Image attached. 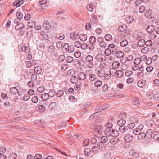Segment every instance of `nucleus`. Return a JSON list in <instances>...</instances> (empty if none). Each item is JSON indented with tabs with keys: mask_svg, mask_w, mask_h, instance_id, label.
<instances>
[{
	"mask_svg": "<svg viewBox=\"0 0 159 159\" xmlns=\"http://www.w3.org/2000/svg\"><path fill=\"white\" fill-rule=\"evenodd\" d=\"M27 85L29 87L32 88L34 86V84L33 81H30L28 82Z\"/></svg>",
	"mask_w": 159,
	"mask_h": 159,
	"instance_id": "64",
	"label": "nucleus"
},
{
	"mask_svg": "<svg viewBox=\"0 0 159 159\" xmlns=\"http://www.w3.org/2000/svg\"><path fill=\"white\" fill-rule=\"evenodd\" d=\"M150 51V49L147 47H145L143 48L141 50V52L143 54H147Z\"/></svg>",
	"mask_w": 159,
	"mask_h": 159,
	"instance_id": "31",
	"label": "nucleus"
},
{
	"mask_svg": "<svg viewBox=\"0 0 159 159\" xmlns=\"http://www.w3.org/2000/svg\"><path fill=\"white\" fill-rule=\"evenodd\" d=\"M68 47V51L70 53H72L74 50V47L73 45H71L69 46L68 43H65L64 44V47Z\"/></svg>",
	"mask_w": 159,
	"mask_h": 159,
	"instance_id": "6",
	"label": "nucleus"
},
{
	"mask_svg": "<svg viewBox=\"0 0 159 159\" xmlns=\"http://www.w3.org/2000/svg\"><path fill=\"white\" fill-rule=\"evenodd\" d=\"M123 55V52L121 51H118L116 54V56L118 58H120L122 57Z\"/></svg>",
	"mask_w": 159,
	"mask_h": 159,
	"instance_id": "28",
	"label": "nucleus"
},
{
	"mask_svg": "<svg viewBox=\"0 0 159 159\" xmlns=\"http://www.w3.org/2000/svg\"><path fill=\"white\" fill-rule=\"evenodd\" d=\"M79 38L81 41L84 42L87 40V36L84 34H82L80 35Z\"/></svg>",
	"mask_w": 159,
	"mask_h": 159,
	"instance_id": "16",
	"label": "nucleus"
},
{
	"mask_svg": "<svg viewBox=\"0 0 159 159\" xmlns=\"http://www.w3.org/2000/svg\"><path fill=\"white\" fill-rule=\"evenodd\" d=\"M130 122L133 123L135 125H136L139 121L138 119L134 117H131L130 118Z\"/></svg>",
	"mask_w": 159,
	"mask_h": 159,
	"instance_id": "18",
	"label": "nucleus"
},
{
	"mask_svg": "<svg viewBox=\"0 0 159 159\" xmlns=\"http://www.w3.org/2000/svg\"><path fill=\"white\" fill-rule=\"evenodd\" d=\"M32 101L33 103H37L38 101V99L37 97L34 96L32 98Z\"/></svg>",
	"mask_w": 159,
	"mask_h": 159,
	"instance_id": "63",
	"label": "nucleus"
},
{
	"mask_svg": "<svg viewBox=\"0 0 159 159\" xmlns=\"http://www.w3.org/2000/svg\"><path fill=\"white\" fill-rule=\"evenodd\" d=\"M17 155L16 153H12L9 157V159H16L17 157Z\"/></svg>",
	"mask_w": 159,
	"mask_h": 159,
	"instance_id": "62",
	"label": "nucleus"
},
{
	"mask_svg": "<svg viewBox=\"0 0 159 159\" xmlns=\"http://www.w3.org/2000/svg\"><path fill=\"white\" fill-rule=\"evenodd\" d=\"M133 137L132 135L128 134L125 135L124 137V141L127 142H129L133 140Z\"/></svg>",
	"mask_w": 159,
	"mask_h": 159,
	"instance_id": "5",
	"label": "nucleus"
},
{
	"mask_svg": "<svg viewBox=\"0 0 159 159\" xmlns=\"http://www.w3.org/2000/svg\"><path fill=\"white\" fill-rule=\"evenodd\" d=\"M75 74V71L72 69H70L68 70L67 72V74L68 75L70 76H72Z\"/></svg>",
	"mask_w": 159,
	"mask_h": 159,
	"instance_id": "48",
	"label": "nucleus"
},
{
	"mask_svg": "<svg viewBox=\"0 0 159 159\" xmlns=\"http://www.w3.org/2000/svg\"><path fill=\"white\" fill-rule=\"evenodd\" d=\"M56 106V102H51L49 105L48 107L50 109H53Z\"/></svg>",
	"mask_w": 159,
	"mask_h": 159,
	"instance_id": "44",
	"label": "nucleus"
},
{
	"mask_svg": "<svg viewBox=\"0 0 159 159\" xmlns=\"http://www.w3.org/2000/svg\"><path fill=\"white\" fill-rule=\"evenodd\" d=\"M65 59V57L64 55H61L58 57V60L59 62H63Z\"/></svg>",
	"mask_w": 159,
	"mask_h": 159,
	"instance_id": "52",
	"label": "nucleus"
},
{
	"mask_svg": "<svg viewBox=\"0 0 159 159\" xmlns=\"http://www.w3.org/2000/svg\"><path fill=\"white\" fill-rule=\"evenodd\" d=\"M146 134L144 132L139 133L138 134V138L139 140H141L145 138L146 139Z\"/></svg>",
	"mask_w": 159,
	"mask_h": 159,
	"instance_id": "15",
	"label": "nucleus"
},
{
	"mask_svg": "<svg viewBox=\"0 0 159 159\" xmlns=\"http://www.w3.org/2000/svg\"><path fill=\"white\" fill-rule=\"evenodd\" d=\"M155 27L153 25L148 26L146 29L148 33L152 32L155 30Z\"/></svg>",
	"mask_w": 159,
	"mask_h": 159,
	"instance_id": "17",
	"label": "nucleus"
},
{
	"mask_svg": "<svg viewBox=\"0 0 159 159\" xmlns=\"http://www.w3.org/2000/svg\"><path fill=\"white\" fill-rule=\"evenodd\" d=\"M133 102L134 105L139 107L140 105L139 101L138 98L134 97L133 98Z\"/></svg>",
	"mask_w": 159,
	"mask_h": 159,
	"instance_id": "20",
	"label": "nucleus"
},
{
	"mask_svg": "<svg viewBox=\"0 0 159 159\" xmlns=\"http://www.w3.org/2000/svg\"><path fill=\"white\" fill-rule=\"evenodd\" d=\"M18 90L17 88L15 87H12L10 89V91L11 93L14 95H15L16 94Z\"/></svg>",
	"mask_w": 159,
	"mask_h": 159,
	"instance_id": "41",
	"label": "nucleus"
},
{
	"mask_svg": "<svg viewBox=\"0 0 159 159\" xmlns=\"http://www.w3.org/2000/svg\"><path fill=\"white\" fill-rule=\"evenodd\" d=\"M128 43L127 41L126 40H123L120 43L121 46L125 47L126 46Z\"/></svg>",
	"mask_w": 159,
	"mask_h": 159,
	"instance_id": "59",
	"label": "nucleus"
},
{
	"mask_svg": "<svg viewBox=\"0 0 159 159\" xmlns=\"http://www.w3.org/2000/svg\"><path fill=\"white\" fill-rule=\"evenodd\" d=\"M66 62L68 63L72 62L74 60L73 57L70 56H67L65 58Z\"/></svg>",
	"mask_w": 159,
	"mask_h": 159,
	"instance_id": "37",
	"label": "nucleus"
},
{
	"mask_svg": "<svg viewBox=\"0 0 159 159\" xmlns=\"http://www.w3.org/2000/svg\"><path fill=\"white\" fill-rule=\"evenodd\" d=\"M102 82L100 80H98L96 81L94 83V85L97 87H100L102 85Z\"/></svg>",
	"mask_w": 159,
	"mask_h": 159,
	"instance_id": "57",
	"label": "nucleus"
},
{
	"mask_svg": "<svg viewBox=\"0 0 159 159\" xmlns=\"http://www.w3.org/2000/svg\"><path fill=\"white\" fill-rule=\"evenodd\" d=\"M146 44L145 40L143 39H140L138 42V46L139 47H143Z\"/></svg>",
	"mask_w": 159,
	"mask_h": 159,
	"instance_id": "13",
	"label": "nucleus"
},
{
	"mask_svg": "<svg viewBox=\"0 0 159 159\" xmlns=\"http://www.w3.org/2000/svg\"><path fill=\"white\" fill-rule=\"evenodd\" d=\"M68 124L65 122H62L60 123L58 125V127L62 129H64L65 128H67L68 126Z\"/></svg>",
	"mask_w": 159,
	"mask_h": 159,
	"instance_id": "7",
	"label": "nucleus"
},
{
	"mask_svg": "<svg viewBox=\"0 0 159 159\" xmlns=\"http://www.w3.org/2000/svg\"><path fill=\"white\" fill-rule=\"evenodd\" d=\"M84 152L85 155L86 156H89L90 155L91 153V151L90 148H86L84 151Z\"/></svg>",
	"mask_w": 159,
	"mask_h": 159,
	"instance_id": "27",
	"label": "nucleus"
},
{
	"mask_svg": "<svg viewBox=\"0 0 159 159\" xmlns=\"http://www.w3.org/2000/svg\"><path fill=\"white\" fill-rule=\"evenodd\" d=\"M105 133L106 136H110L113 137H116L119 135V132L117 130L111 129H106L105 130Z\"/></svg>",
	"mask_w": 159,
	"mask_h": 159,
	"instance_id": "1",
	"label": "nucleus"
},
{
	"mask_svg": "<svg viewBox=\"0 0 159 159\" xmlns=\"http://www.w3.org/2000/svg\"><path fill=\"white\" fill-rule=\"evenodd\" d=\"M153 124V121L152 120L149 119L146 120V124L149 127L152 126Z\"/></svg>",
	"mask_w": 159,
	"mask_h": 159,
	"instance_id": "42",
	"label": "nucleus"
},
{
	"mask_svg": "<svg viewBox=\"0 0 159 159\" xmlns=\"http://www.w3.org/2000/svg\"><path fill=\"white\" fill-rule=\"evenodd\" d=\"M152 130L150 129H148L147 131L146 134V139H150L152 137Z\"/></svg>",
	"mask_w": 159,
	"mask_h": 159,
	"instance_id": "11",
	"label": "nucleus"
},
{
	"mask_svg": "<svg viewBox=\"0 0 159 159\" xmlns=\"http://www.w3.org/2000/svg\"><path fill=\"white\" fill-rule=\"evenodd\" d=\"M106 129H111L113 127V124L110 122H107L105 125Z\"/></svg>",
	"mask_w": 159,
	"mask_h": 159,
	"instance_id": "51",
	"label": "nucleus"
},
{
	"mask_svg": "<svg viewBox=\"0 0 159 159\" xmlns=\"http://www.w3.org/2000/svg\"><path fill=\"white\" fill-rule=\"evenodd\" d=\"M95 59L97 61L100 62H103L105 61L106 57L104 54H98L96 55Z\"/></svg>",
	"mask_w": 159,
	"mask_h": 159,
	"instance_id": "2",
	"label": "nucleus"
},
{
	"mask_svg": "<svg viewBox=\"0 0 159 159\" xmlns=\"http://www.w3.org/2000/svg\"><path fill=\"white\" fill-rule=\"evenodd\" d=\"M152 15V11L150 10H146L145 14V16L147 18L150 17Z\"/></svg>",
	"mask_w": 159,
	"mask_h": 159,
	"instance_id": "33",
	"label": "nucleus"
},
{
	"mask_svg": "<svg viewBox=\"0 0 159 159\" xmlns=\"http://www.w3.org/2000/svg\"><path fill=\"white\" fill-rule=\"evenodd\" d=\"M106 66V64L105 63H102L100 64L99 68L100 70H104V69L105 68Z\"/></svg>",
	"mask_w": 159,
	"mask_h": 159,
	"instance_id": "61",
	"label": "nucleus"
},
{
	"mask_svg": "<svg viewBox=\"0 0 159 159\" xmlns=\"http://www.w3.org/2000/svg\"><path fill=\"white\" fill-rule=\"evenodd\" d=\"M36 109L40 112H43L46 110L45 107L43 105H37L36 107Z\"/></svg>",
	"mask_w": 159,
	"mask_h": 159,
	"instance_id": "8",
	"label": "nucleus"
},
{
	"mask_svg": "<svg viewBox=\"0 0 159 159\" xmlns=\"http://www.w3.org/2000/svg\"><path fill=\"white\" fill-rule=\"evenodd\" d=\"M96 41V38L93 36H91L89 39V42L91 45H93Z\"/></svg>",
	"mask_w": 159,
	"mask_h": 159,
	"instance_id": "40",
	"label": "nucleus"
},
{
	"mask_svg": "<svg viewBox=\"0 0 159 159\" xmlns=\"http://www.w3.org/2000/svg\"><path fill=\"white\" fill-rule=\"evenodd\" d=\"M97 74L98 77H102L104 76L105 74L104 70L100 69L98 71Z\"/></svg>",
	"mask_w": 159,
	"mask_h": 159,
	"instance_id": "22",
	"label": "nucleus"
},
{
	"mask_svg": "<svg viewBox=\"0 0 159 159\" xmlns=\"http://www.w3.org/2000/svg\"><path fill=\"white\" fill-rule=\"evenodd\" d=\"M41 98L43 100H46L48 99L49 97L48 94L47 93H45L43 94L42 95Z\"/></svg>",
	"mask_w": 159,
	"mask_h": 159,
	"instance_id": "46",
	"label": "nucleus"
},
{
	"mask_svg": "<svg viewBox=\"0 0 159 159\" xmlns=\"http://www.w3.org/2000/svg\"><path fill=\"white\" fill-rule=\"evenodd\" d=\"M126 123V121L125 120L121 119L119 120L117 122V124L120 126H123Z\"/></svg>",
	"mask_w": 159,
	"mask_h": 159,
	"instance_id": "34",
	"label": "nucleus"
},
{
	"mask_svg": "<svg viewBox=\"0 0 159 159\" xmlns=\"http://www.w3.org/2000/svg\"><path fill=\"white\" fill-rule=\"evenodd\" d=\"M118 141V139L117 138L113 137L111 139L110 141V143L113 145H115Z\"/></svg>",
	"mask_w": 159,
	"mask_h": 159,
	"instance_id": "25",
	"label": "nucleus"
},
{
	"mask_svg": "<svg viewBox=\"0 0 159 159\" xmlns=\"http://www.w3.org/2000/svg\"><path fill=\"white\" fill-rule=\"evenodd\" d=\"M145 83L146 82L145 80H140L138 81L137 84L139 87L142 88L144 86Z\"/></svg>",
	"mask_w": 159,
	"mask_h": 159,
	"instance_id": "24",
	"label": "nucleus"
},
{
	"mask_svg": "<svg viewBox=\"0 0 159 159\" xmlns=\"http://www.w3.org/2000/svg\"><path fill=\"white\" fill-rule=\"evenodd\" d=\"M64 94L63 91L61 90H58L57 93V95L58 97H61Z\"/></svg>",
	"mask_w": 159,
	"mask_h": 159,
	"instance_id": "58",
	"label": "nucleus"
},
{
	"mask_svg": "<svg viewBox=\"0 0 159 159\" xmlns=\"http://www.w3.org/2000/svg\"><path fill=\"white\" fill-rule=\"evenodd\" d=\"M80 80H84L86 78V75L84 73L80 72L78 74Z\"/></svg>",
	"mask_w": 159,
	"mask_h": 159,
	"instance_id": "23",
	"label": "nucleus"
},
{
	"mask_svg": "<svg viewBox=\"0 0 159 159\" xmlns=\"http://www.w3.org/2000/svg\"><path fill=\"white\" fill-rule=\"evenodd\" d=\"M119 130L122 133H128L129 131L128 127L125 126H120Z\"/></svg>",
	"mask_w": 159,
	"mask_h": 159,
	"instance_id": "9",
	"label": "nucleus"
},
{
	"mask_svg": "<svg viewBox=\"0 0 159 159\" xmlns=\"http://www.w3.org/2000/svg\"><path fill=\"white\" fill-rule=\"evenodd\" d=\"M70 80L71 82L74 84L76 83L78 81V78L76 76H73L71 78Z\"/></svg>",
	"mask_w": 159,
	"mask_h": 159,
	"instance_id": "39",
	"label": "nucleus"
},
{
	"mask_svg": "<svg viewBox=\"0 0 159 159\" xmlns=\"http://www.w3.org/2000/svg\"><path fill=\"white\" fill-rule=\"evenodd\" d=\"M85 59L86 61L89 62H91L93 61V58L92 56L88 55L86 57Z\"/></svg>",
	"mask_w": 159,
	"mask_h": 159,
	"instance_id": "30",
	"label": "nucleus"
},
{
	"mask_svg": "<svg viewBox=\"0 0 159 159\" xmlns=\"http://www.w3.org/2000/svg\"><path fill=\"white\" fill-rule=\"evenodd\" d=\"M134 18L133 16H130L126 18V21L127 23H130L133 21Z\"/></svg>",
	"mask_w": 159,
	"mask_h": 159,
	"instance_id": "49",
	"label": "nucleus"
},
{
	"mask_svg": "<svg viewBox=\"0 0 159 159\" xmlns=\"http://www.w3.org/2000/svg\"><path fill=\"white\" fill-rule=\"evenodd\" d=\"M120 66V63L118 61H115L113 62L112 65V68L117 69Z\"/></svg>",
	"mask_w": 159,
	"mask_h": 159,
	"instance_id": "38",
	"label": "nucleus"
},
{
	"mask_svg": "<svg viewBox=\"0 0 159 159\" xmlns=\"http://www.w3.org/2000/svg\"><path fill=\"white\" fill-rule=\"evenodd\" d=\"M105 54L106 56H108L111 54H112V53L111 50H110V48H108L105 49Z\"/></svg>",
	"mask_w": 159,
	"mask_h": 159,
	"instance_id": "56",
	"label": "nucleus"
},
{
	"mask_svg": "<svg viewBox=\"0 0 159 159\" xmlns=\"http://www.w3.org/2000/svg\"><path fill=\"white\" fill-rule=\"evenodd\" d=\"M55 50V48L53 45H50L48 48V51L50 53H53Z\"/></svg>",
	"mask_w": 159,
	"mask_h": 159,
	"instance_id": "10",
	"label": "nucleus"
},
{
	"mask_svg": "<svg viewBox=\"0 0 159 159\" xmlns=\"http://www.w3.org/2000/svg\"><path fill=\"white\" fill-rule=\"evenodd\" d=\"M87 10L90 12H92L93 10V6L91 4H88L86 6Z\"/></svg>",
	"mask_w": 159,
	"mask_h": 159,
	"instance_id": "50",
	"label": "nucleus"
},
{
	"mask_svg": "<svg viewBox=\"0 0 159 159\" xmlns=\"http://www.w3.org/2000/svg\"><path fill=\"white\" fill-rule=\"evenodd\" d=\"M16 15L19 20H20L22 18L23 16V13L20 11L17 12L16 13Z\"/></svg>",
	"mask_w": 159,
	"mask_h": 159,
	"instance_id": "47",
	"label": "nucleus"
},
{
	"mask_svg": "<svg viewBox=\"0 0 159 159\" xmlns=\"http://www.w3.org/2000/svg\"><path fill=\"white\" fill-rule=\"evenodd\" d=\"M117 72V70H116V69L113 68L111 69L110 71V74L112 75H115Z\"/></svg>",
	"mask_w": 159,
	"mask_h": 159,
	"instance_id": "45",
	"label": "nucleus"
},
{
	"mask_svg": "<svg viewBox=\"0 0 159 159\" xmlns=\"http://www.w3.org/2000/svg\"><path fill=\"white\" fill-rule=\"evenodd\" d=\"M107 136H106L102 137L101 139V141L103 143H105L107 142L108 140V138Z\"/></svg>",
	"mask_w": 159,
	"mask_h": 159,
	"instance_id": "54",
	"label": "nucleus"
},
{
	"mask_svg": "<svg viewBox=\"0 0 159 159\" xmlns=\"http://www.w3.org/2000/svg\"><path fill=\"white\" fill-rule=\"evenodd\" d=\"M124 73L121 70L117 71L116 76H117L119 78H121L123 76Z\"/></svg>",
	"mask_w": 159,
	"mask_h": 159,
	"instance_id": "43",
	"label": "nucleus"
},
{
	"mask_svg": "<svg viewBox=\"0 0 159 159\" xmlns=\"http://www.w3.org/2000/svg\"><path fill=\"white\" fill-rule=\"evenodd\" d=\"M103 143L101 141V142H99L97 144V147L101 151H102L104 149Z\"/></svg>",
	"mask_w": 159,
	"mask_h": 159,
	"instance_id": "36",
	"label": "nucleus"
},
{
	"mask_svg": "<svg viewBox=\"0 0 159 159\" xmlns=\"http://www.w3.org/2000/svg\"><path fill=\"white\" fill-rule=\"evenodd\" d=\"M141 62V60L139 58H137L135 59L133 61L134 64L135 65H138Z\"/></svg>",
	"mask_w": 159,
	"mask_h": 159,
	"instance_id": "53",
	"label": "nucleus"
},
{
	"mask_svg": "<svg viewBox=\"0 0 159 159\" xmlns=\"http://www.w3.org/2000/svg\"><path fill=\"white\" fill-rule=\"evenodd\" d=\"M108 48L111 50L112 54H114L117 51V46L113 44H111L108 45Z\"/></svg>",
	"mask_w": 159,
	"mask_h": 159,
	"instance_id": "4",
	"label": "nucleus"
},
{
	"mask_svg": "<svg viewBox=\"0 0 159 159\" xmlns=\"http://www.w3.org/2000/svg\"><path fill=\"white\" fill-rule=\"evenodd\" d=\"M89 79V80L91 81H94L97 79V76L94 74H90Z\"/></svg>",
	"mask_w": 159,
	"mask_h": 159,
	"instance_id": "29",
	"label": "nucleus"
},
{
	"mask_svg": "<svg viewBox=\"0 0 159 159\" xmlns=\"http://www.w3.org/2000/svg\"><path fill=\"white\" fill-rule=\"evenodd\" d=\"M36 22L32 20H30L28 23V26L30 28H32L35 26Z\"/></svg>",
	"mask_w": 159,
	"mask_h": 159,
	"instance_id": "19",
	"label": "nucleus"
},
{
	"mask_svg": "<svg viewBox=\"0 0 159 159\" xmlns=\"http://www.w3.org/2000/svg\"><path fill=\"white\" fill-rule=\"evenodd\" d=\"M128 66L125 64H124L121 66V69L123 71H126L128 69Z\"/></svg>",
	"mask_w": 159,
	"mask_h": 159,
	"instance_id": "60",
	"label": "nucleus"
},
{
	"mask_svg": "<svg viewBox=\"0 0 159 159\" xmlns=\"http://www.w3.org/2000/svg\"><path fill=\"white\" fill-rule=\"evenodd\" d=\"M42 71L41 67L40 66H38L35 68L34 72L37 74H40Z\"/></svg>",
	"mask_w": 159,
	"mask_h": 159,
	"instance_id": "26",
	"label": "nucleus"
},
{
	"mask_svg": "<svg viewBox=\"0 0 159 159\" xmlns=\"http://www.w3.org/2000/svg\"><path fill=\"white\" fill-rule=\"evenodd\" d=\"M105 40L107 41H111L112 40V36L110 34H107L105 36Z\"/></svg>",
	"mask_w": 159,
	"mask_h": 159,
	"instance_id": "32",
	"label": "nucleus"
},
{
	"mask_svg": "<svg viewBox=\"0 0 159 159\" xmlns=\"http://www.w3.org/2000/svg\"><path fill=\"white\" fill-rule=\"evenodd\" d=\"M63 43L61 41H59L57 42L56 43V47L58 48H61L63 46Z\"/></svg>",
	"mask_w": 159,
	"mask_h": 159,
	"instance_id": "55",
	"label": "nucleus"
},
{
	"mask_svg": "<svg viewBox=\"0 0 159 159\" xmlns=\"http://www.w3.org/2000/svg\"><path fill=\"white\" fill-rule=\"evenodd\" d=\"M103 127L102 125H94L93 129H94L99 134L100 136L102 135V130Z\"/></svg>",
	"mask_w": 159,
	"mask_h": 159,
	"instance_id": "3",
	"label": "nucleus"
},
{
	"mask_svg": "<svg viewBox=\"0 0 159 159\" xmlns=\"http://www.w3.org/2000/svg\"><path fill=\"white\" fill-rule=\"evenodd\" d=\"M70 36L72 40H75L78 39V34L75 32H72L70 34Z\"/></svg>",
	"mask_w": 159,
	"mask_h": 159,
	"instance_id": "14",
	"label": "nucleus"
},
{
	"mask_svg": "<svg viewBox=\"0 0 159 159\" xmlns=\"http://www.w3.org/2000/svg\"><path fill=\"white\" fill-rule=\"evenodd\" d=\"M127 28V27L125 25H123L120 26L118 29V31L122 32L125 31Z\"/></svg>",
	"mask_w": 159,
	"mask_h": 159,
	"instance_id": "35",
	"label": "nucleus"
},
{
	"mask_svg": "<svg viewBox=\"0 0 159 159\" xmlns=\"http://www.w3.org/2000/svg\"><path fill=\"white\" fill-rule=\"evenodd\" d=\"M24 2L23 0L20 1V0H16L13 3L14 6H16V7H18L22 5Z\"/></svg>",
	"mask_w": 159,
	"mask_h": 159,
	"instance_id": "12",
	"label": "nucleus"
},
{
	"mask_svg": "<svg viewBox=\"0 0 159 159\" xmlns=\"http://www.w3.org/2000/svg\"><path fill=\"white\" fill-rule=\"evenodd\" d=\"M24 27V25L22 23H19L15 27V29L17 30L23 29Z\"/></svg>",
	"mask_w": 159,
	"mask_h": 159,
	"instance_id": "21",
	"label": "nucleus"
}]
</instances>
